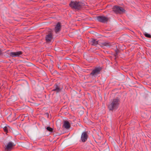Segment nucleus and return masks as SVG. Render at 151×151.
Returning <instances> with one entry per match:
<instances>
[{
    "label": "nucleus",
    "mask_w": 151,
    "mask_h": 151,
    "mask_svg": "<svg viewBox=\"0 0 151 151\" xmlns=\"http://www.w3.org/2000/svg\"><path fill=\"white\" fill-rule=\"evenodd\" d=\"M120 103V101L118 98L113 99L112 101L108 105V108L110 110H113L116 109L118 107Z\"/></svg>",
    "instance_id": "f257e3e1"
},
{
    "label": "nucleus",
    "mask_w": 151,
    "mask_h": 151,
    "mask_svg": "<svg viewBox=\"0 0 151 151\" xmlns=\"http://www.w3.org/2000/svg\"><path fill=\"white\" fill-rule=\"evenodd\" d=\"M69 5L73 9L79 10L84 5V4L81 2L71 1L69 4Z\"/></svg>",
    "instance_id": "f03ea898"
},
{
    "label": "nucleus",
    "mask_w": 151,
    "mask_h": 151,
    "mask_svg": "<svg viewBox=\"0 0 151 151\" xmlns=\"http://www.w3.org/2000/svg\"><path fill=\"white\" fill-rule=\"evenodd\" d=\"M113 10L116 14H121L124 13L125 10L122 7L117 6H115L113 8Z\"/></svg>",
    "instance_id": "7ed1b4c3"
},
{
    "label": "nucleus",
    "mask_w": 151,
    "mask_h": 151,
    "mask_svg": "<svg viewBox=\"0 0 151 151\" xmlns=\"http://www.w3.org/2000/svg\"><path fill=\"white\" fill-rule=\"evenodd\" d=\"M101 70V68L100 67L96 68L93 70L90 73V75L95 76L99 74L100 71Z\"/></svg>",
    "instance_id": "20e7f679"
},
{
    "label": "nucleus",
    "mask_w": 151,
    "mask_h": 151,
    "mask_svg": "<svg viewBox=\"0 0 151 151\" xmlns=\"http://www.w3.org/2000/svg\"><path fill=\"white\" fill-rule=\"evenodd\" d=\"M97 19L99 22L102 23H105L108 20V19L107 17L103 16H98L97 17Z\"/></svg>",
    "instance_id": "39448f33"
},
{
    "label": "nucleus",
    "mask_w": 151,
    "mask_h": 151,
    "mask_svg": "<svg viewBox=\"0 0 151 151\" xmlns=\"http://www.w3.org/2000/svg\"><path fill=\"white\" fill-rule=\"evenodd\" d=\"M22 51H19L11 52L9 53V55L12 57L15 58L19 56V55H22Z\"/></svg>",
    "instance_id": "423d86ee"
},
{
    "label": "nucleus",
    "mask_w": 151,
    "mask_h": 151,
    "mask_svg": "<svg viewBox=\"0 0 151 151\" xmlns=\"http://www.w3.org/2000/svg\"><path fill=\"white\" fill-rule=\"evenodd\" d=\"M14 146V144L12 142H9L5 146L4 148L7 151H9L11 150Z\"/></svg>",
    "instance_id": "0eeeda50"
},
{
    "label": "nucleus",
    "mask_w": 151,
    "mask_h": 151,
    "mask_svg": "<svg viewBox=\"0 0 151 151\" xmlns=\"http://www.w3.org/2000/svg\"><path fill=\"white\" fill-rule=\"evenodd\" d=\"M52 32H50L45 37V40L46 42L49 43L52 40Z\"/></svg>",
    "instance_id": "6e6552de"
},
{
    "label": "nucleus",
    "mask_w": 151,
    "mask_h": 151,
    "mask_svg": "<svg viewBox=\"0 0 151 151\" xmlns=\"http://www.w3.org/2000/svg\"><path fill=\"white\" fill-rule=\"evenodd\" d=\"M88 137V136L86 132H83L82 134L81 137V139L82 141L83 142H86L87 139Z\"/></svg>",
    "instance_id": "1a4fd4ad"
},
{
    "label": "nucleus",
    "mask_w": 151,
    "mask_h": 151,
    "mask_svg": "<svg viewBox=\"0 0 151 151\" xmlns=\"http://www.w3.org/2000/svg\"><path fill=\"white\" fill-rule=\"evenodd\" d=\"M89 42L92 45L96 46L98 44V41L96 39L92 38L89 40Z\"/></svg>",
    "instance_id": "9d476101"
},
{
    "label": "nucleus",
    "mask_w": 151,
    "mask_h": 151,
    "mask_svg": "<svg viewBox=\"0 0 151 151\" xmlns=\"http://www.w3.org/2000/svg\"><path fill=\"white\" fill-rule=\"evenodd\" d=\"M61 26L60 23L58 22L56 25L55 27V32L56 33L59 32L61 30Z\"/></svg>",
    "instance_id": "9b49d317"
},
{
    "label": "nucleus",
    "mask_w": 151,
    "mask_h": 151,
    "mask_svg": "<svg viewBox=\"0 0 151 151\" xmlns=\"http://www.w3.org/2000/svg\"><path fill=\"white\" fill-rule=\"evenodd\" d=\"M62 88L58 86L57 84L55 85L52 91H55L57 93H58L61 91Z\"/></svg>",
    "instance_id": "f8f14e48"
},
{
    "label": "nucleus",
    "mask_w": 151,
    "mask_h": 151,
    "mask_svg": "<svg viewBox=\"0 0 151 151\" xmlns=\"http://www.w3.org/2000/svg\"><path fill=\"white\" fill-rule=\"evenodd\" d=\"M63 126L66 129H69L70 127V123L67 120L64 121Z\"/></svg>",
    "instance_id": "ddd939ff"
},
{
    "label": "nucleus",
    "mask_w": 151,
    "mask_h": 151,
    "mask_svg": "<svg viewBox=\"0 0 151 151\" xmlns=\"http://www.w3.org/2000/svg\"><path fill=\"white\" fill-rule=\"evenodd\" d=\"M100 45L101 47H103L104 46H108L111 45V43L110 42H104L101 43L100 44Z\"/></svg>",
    "instance_id": "4468645a"
},
{
    "label": "nucleus",
    "mask_w": 151,
    "mask_h": 151,
    "mask_svg": "<svg viewBox=\"0 0 151 151\" xmlns=\"http://www.w3.org/2000/svg\"><path fill=\"white\" fill-rule=\"evenodd\" d=\"M144 35L146 37H147L151 38V35L150 34H148L147 33H145L144 34Z\"/></svg>",
    "instance_id": "2eb2a0df"
},
{
    "label": "nucleus",
    "mask_w": 151,
    "mask_h": 151,
    "mask_svg": "<svg viewBox=\"0 0 151 151\" xmlns=\"http://www.w3.org/2000/svg\"><path fill=\"white\" fill-rule=\"evenodd\" d=\"M46 129L47 131L50 132H52L53 131V129L50 127H47Z\"/></svg>",
    "instance_id": "dca6fc26"
},
{
    "label": "nucleus",
    "mask_w": 151,
    "mask_h": 151,
    "mask_svg": "<svg viewBox=\"0 0 151 151\" xmlns=\"http://www.w3.org/2000/svg\"><path fill=\"white\" fill-rule=\"evenodd\" d=\"M3 129H4V131L6 132H8V129H7V127H5L4 128H3Z\"/></svg>",
    "instance_id": "f3484780"
},
{
    "label": "nucleus",
    "mask_w": 151,
    "mask_h": 151,
    "mask_svg": "<svg viewBox=\"0 0 151 151\" xmlns=\"http://www.w3.org/2000/svg\"><path fill=\"white\" fill-rule=\"evenodd\" d=\"M2 54V50L0 49V55H1Z\"/></svg>",
    "instance_id": "a211bd4d"
},
{
    "label": "nucleus",
    "mask_w": 151,
    "mask_h": 151,
    "mask_svg": "<svg viewBox=\"0 0 151 151\" xmlns=\"http://www.w3.org/2000/svg\"><path fill=\"white\" fill-rule=\"evenodd\" d=\"M46 114L47 115V117H48V116H49V114L48 113H47Z\"/></svg>",
    "instance_id": "6ab92c4d"
}]
</instances>
